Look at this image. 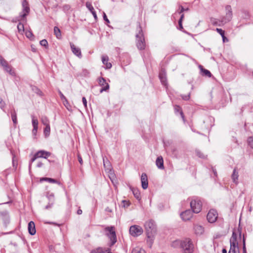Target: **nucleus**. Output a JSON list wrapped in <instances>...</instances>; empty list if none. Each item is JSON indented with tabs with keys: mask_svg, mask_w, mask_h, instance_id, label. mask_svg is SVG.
Returning <instances> with one entry per match:
<instances>
[{
	"mask_svg": "<svg viewBox=\"0 0 253 253\" xmlns=\"http://www.w3.org/2000/svg\"><path fill=\"white\" fill-rule=\"evenodd\" d=\"M145 229L147 235V242L150 245V247L153 243V238L156 233V226L155 222L153 220H149L146 221L144 224Z\"/></svg>",
	"mask_w": 253,
	"mask_h": 253,
	"instance_id": "1",
	"label": "nucleus"
},
{
	"mask_svg": "<svg viewBox=\"0 0 253 253\" xmlns=\"http://www.w3.org/2000/svg\"><path fill=\"white\" fill-rule=\"evenodd\" d=\"M138 32L136 35V46L138 49L143 50L145 48V42L142 30L140 26L138 27Z\"/></svg>",
	"mask_w": 253,
	"mask_h": 253,
	"instance_id": "2",
	"label": "nucleus"
},
{
	"mask_svg": "<svg viewBox=\"0 0 253 253\" xmlns=\"http://www.w3.org/2000/svg\"><path fill=\"white\" fill-rule=\"evenodd\" d=\"M181 248L183 250L184 253H192L193 251L194 246L191 239L186 238L182 240Z\"/></svg>",
	"mask_w": 253,
	"mask_h": 253,
	"instance_id": "3",
	"label": "nucleus"
},
{
	"mask_svg": "<svg viewBox=\"0 0 253 253\" xmlns=\"http://www.w3.org/2000/svg\"><path fill=\"white\" fill-rule=\"evenodd\" d=\"M105 231L107 232L106 235L109 238L111 244L110 246L114 245L117 242V237L115 227L114 226H107L105 228Z\"/></svg>",
	"mask_w": 253,
	"mask_h": 253,
	"instance_id": "4",
	"label": "nucleus"
},
{
	"mask_svg": "<svg viewBox=\"0 0 253 253\" xmlns=\"http://www.w3.org/2000/svg\"><path fill=\"white\" fill-rule=\"evenodd\" d=\"M202 205V202L198 197L192 199L190 202V207L192 210V211L196 213H198L201 211Z\"/></svg>",
	"mask_w": 253,
	"mask_h": 253,
	"instance_id": "5",
	"label": "nucleus"
},
{
	"mask_svg": "<svg viewBox=\"0 0 253 253\" xmlns=\"http://www.w3.org/2000/svg\"><path fill=\"white\" fill-rule=\"evenodd\" d=\"M22 10L20 13L18 17V20L20 21L26 19V16L29 14L30 11L29 3L26 0H23L22 1Z\"/></svg>",
	"mask_w": 253,
	"mask_h": 253,
	"instance_id": "6",
	"label": "nucleus"
},
{
	"mask_svg": "<svg viewBox=\"0 0 253 253\" xmlns=\"http://www.w3.org/2000/svg\"><path fill=\"white\" fill-rule=\"evenodd\" d=\"M142 227L138 225H132L130 227L129 233L133 237H137L143 233Z\"/></svg>",
	"mask_w": 253,
	"mask_h": 253,
	"instance_id": "7",
	"label": "nucleus"
},
{
	"mask_svg": "<svg viewBox=\"0 0 253 253\" xmlns=\"http://www.w3.org/2000/svg\"><path fill=\"white\" fill-rule=\"evenodd\" d=\"M226 15L221 19V22L227 23L230 21L232 18V10L231 6L227 5L225 6Z\"/></svg>",
	"mask_w": 253,
	"mask_h": 253,
	"instance_id": "8",
	"label": "nucleus"
},
{
	"mask_svg": "<svg viewBox=\"0 0 253 253\" xmlns=\"http://www.w3.org/2000/svg\"><path fill=\"white\" fill-rule=\"evenodd\" d=\"M218 217L217 211L214 210H211L207 214V218L208 221L210 223L215 222Z\"/></svg>",
	"mask_w": 253,
	"mask_h": 253,
	"instance_id": "9",
	"label": "nucleus"
},
{
	"mask_svg": "<svg viewBox=\"0 0 253 253\" xmlns=\"http://www.w3.org/2000/svg\"><path fill=\"white\" fill-rule=\"evenodd\" d=\"M99 84L102 86V88L100 90V92L106 91L109 89V84L106 83L105 79L102 77L98 79Z\"/></svg>",
	"mask_w": 253,
	"mask_h": 253,
	"instance_id": "10",
	"label": "nucleus"
},
{
	"mask_svg": "<svg viewBox=\"0 0 253 253\" xmlns=\"http://www.w3.org/2000/svg\"><path fill=\"white\" fill-rule=\"evenodd\" d=\"M70 46L72 52L80 58L82 57L81 49L79 47H76L73 43H70Z\"/></svg>",
	"mask_w": 253,
	"mask_h": 253,
	"instance_id": "11",
	"label": "nucleus"
},
{
	"mask_svg": "<svg viewBox=\"0 0 253 253\" xmlns=\"http://www.w3.org/2000/svg\"><path fill=\"white\" fill-rule=\"evenodd\" d=\"M192 215V212L190 210H186L180 214L181 217L184 221L190 220Z\"/></svg>",
	"mask_w": 253,
	"mask_h": 253,
	"instance_id": "12",
	"label": "nucleus"
},
{
	"mask_svg": "<svg viewBox=\"0 0 253 253\" xmlns=\"http://www.w3.org/2000/svg\"><path fill=\"white\" fill-rule=\"evenodd\" d=\"M141 181L142 187L144 189H146L148 188V182L147 175L145 173H143L141 176Z\"/></svg>",
	"mask_w": 253,
	"mask_h": 253,
	"instance_id": "13",
	"label": "nucleus"
},
{
	"mask_svg": "<svg viewBox=\"0 0 253 253\" xmlns=\"http://www.w3.org/2000/svg\"><path fill=\"white\" fill-rule=\"evenodd\" d=\"M32 123L33 126L32 134L33 135L36 136L38 131L39 122L37 119H35L34 116H32Z\"/></svg>",
	"mask_w": 253,
	"mask_h": 253,
	"instance_id": "14",
	"label": "nucleus"
},
{
	"mask_svg": "<svg viewBox=\"0 0 253 253\" xmlns=\"http://www.w3.org/2000/svg\"><path fill=\"white\" fill-rule=\"evenodd\" d=\"M28 228L30 234L34 235L36 234V230L35 228V224L33 221H31L29 222Z\"/></svg>",
	"mask_w": 253,
	"mask_h": 253,
	"instance_id": "15",
	"label": "nucleus"
},
{
	"mask_svg": "<svg viewBox=\"0 0 253 253\" xmlns=\"http://www.w3.org/2000/svg\"><path fill=\"white\" fill-rule=\"evenodd\" d=\"M37 156L39 158H43L46 159L47 157L50 156L51 153L49 152L45 151L44 150H40L38 151L37 153Z\"/></svg>",
	"mask_w": 253,
	"mask_h": 253,
	"instance_id": "16",
	"label": "nucleus"
},
{
	"mask_svg": "<svg viewBox=\"0 0 253 253\" xmlns=\"http://www.w3.org/2000/svg\"><path fill=\"white\" fill-rule=\"evenodd\" d=\"M159 78L164 85L167 84V78H166V73L165 71L162 69L160 74H159Z\"/></svg>",
	"mask_w": 253,
	"mask_h": 253,
	"instance_id": "17",
	"label": "nucleus"
},
{
	"mask_svg": "<svg viewBox=\"0 0 253 253\" xmlns=\"http://www.w3.org/2000/svg\"><path fill=\"white\" fill-rule=\"evenodd\" d=\"M156 165L159 169H164V161L162 156H159L157 158Z\"/></svg>",
	"mask_w": 253,
	"mask_h": 253,
	"instance_id": "18",
	"label": "nucleus"
},
{
	"mask_svg": "<svg viewBox=\"0 0 253 253\" xmlns=\"http://www.w3.org/2000/svg\"><path fill=\"white\" fill-rule=\"evenodd\" d=\"M109 58L107 56H102V61L104 65H105V68L109 69L112 67V64L110 62H108Z\"/></svg>",
	"mask_w": 253,
	"mask_h": 253,
	"instance_id": "19",
	"label": "nucleus"
},
{
	"mask_svg": "<svg viewBox=\"0 0 253 253\" xmlns=\"http://www.w3.org/2000/svg\"><path fill=\"white\" fill-rule=\"evenodd\" d=\"M238 177H239L238 172L237 171L236 169L235 168L234 169L233 173L232 174L231 177H232L233 182L236 185L238 184Z\"/></svg>",
	"mask_w": 253,
	"mask_h": 253,
	"instance_id": "20",
	"label": "nucleus"
},
{
	"mask_svg": "<svg viewBox=\"0 0 253 253\" xmlns=\"http://www.w3.org/2000/svg\"><path fill=\"white\" fill-rule=\"evenodd\" d=\"M86 6L88 9V10L91 12L94 18L95 19L97 18V15L96 13L94 10V9L91 4L90 2H87L86 3Z\"/></svg>",
	"mask_w": 253,
	"mask_h": 253,
	"instance_id": "21",
	"label": "nucleus"
},
{
	"mask_svg": "<svg viewBox=\"0 0 253 253\" xmlns=\"http://www.w3.org/2000/svg\"><path fill=\"white\" fill-rule=\"evenodd\" d=\"M174 109L175 113H179L181 118L183 120H184V115L181 107H180L179 105H175L174 106Z\"/></svg>",
	"mask_w": 253,
	"mask_h": 253,
	"instance_id": "22",
	"label": "nucleus"
},
{
	"mask_svg": "<svg viewBox=\"0 0 253 253\" xmlns=\"http://www.w3.org/2000/svg\"><path fill=\"white\" fill-rule=\"evenodd\" d=\"M131 191L136 199L139 200L141 199L140 193L137 189L131 188Z\"/></svg>",
	"mask_w": 253,
	"mask_h": 253,
	"instance_id": "23",
	"label": "nucleus"
},
{
	"mask_svg": "<svg viewBox=\"0 0 253 253\" xmlns=\"http://www.w3.org/2000/svg\"><path fill=\"white\" fill-rule=\"evenodd\" d=\"M195 231L196 234H202L204 232V228L202 226L196 225L194 227Z\"/></svg>",
	"mask_w": 253,
	"mask_h": 253,
	"instance_id": "24",
	"label": "nucleus"
},
{
	"mask_svg": "<svg viewBox=\"0 0 253 253\" xmlns=\"http://www.w3.org/2000/svg\"><path fill=\"white\" fill-rule=\"evenodd\" d=\"M41 122L42 124L46 126H49V121L47 117L46 116H42L41 118Z\"/></svg>",
	"mask_w": 253,
	"mask_h": 253,
	"instance_id": "25",
	"label": "nucleus"
},
{
	"mask_svg": "<svg viewBox=\"0 0 253 253\" xmlns=\"http://www.w3.org/2000/svg\"><path fill=\"white\" fill-rule=\"evenodd\" d=\"M11 119L14 125H16L17 123L16 113L15 111L14 110L11 112Z\"/></svg>",
	"mask_w": 253,
	"mask_h": 253,
	"instance_id": "26",
	"label": "nucleus"
},
{
	"mask_svg": "<svg viewBox=\"0 0 253 253\" xmlns=\"http://www.w3.org/2000/svg\"><path fill=\"white\" fill-rule=\"evenodd\" d=\"M54 33L56 35L57 38L60 39L61 37V31L57 27H54Z\"/></svg>",
	"mask_w": 253,
	"mask_h": 253,
	"instance_id": "27",
	"label": "nucleus"
},
{
	"mask_svg": "<svg viewBox=\"0 0 253 253\" xmlns=\"http://www.w3.org/2000/svg\"><path fill=\"white\" fill-rule=\"evenodd\" d=\"M32 89L34 92H35L36 93H37L39 95H40V96L42 95V91L37 86H32Z\"/></svg>",
	"mask_w": 253,
	"mask_h": 253,
	"instance_id": "28",
	"label": "nucleus"
},
{
	"mask_svg": "<svg viewBox=\"0 0 253 253\" xmlns=\"http://www.w3.org/2000/svg\"><path fill=\"white\" fill-rule=\"evenodd\" d=\"M250 15L249 12L247 11L244 10L242 12L241 18L245 19H249Z\"/></svg>",
	"mask_w": 253,
	"mask_h": 253,
	"instance_id": "29",
	"label": "nucleus"
},
{
	"mask_svg": "<svg viewBox=\"0 0 253 253\" xmlns=\"http://www.w3.org/2000/svg\"><path fill=\"white\" fill-rule=\"evenodd\" d=\"M50 125L46 126L45 128H44V134L45 137H48L50 135Z\"/></svg>",
	"mask_w": 253,
	"mask_h": 253,
	"instance_id": "30",
	"label": "nucleus"
},
{
	"mask_svg": "<svg viewBox=\"0 0 253 253\" xmlns=\"http://www.w3.org/2000/svg\"><path fill=\"white\" fill-rule=\"evenodd\" d=\"M181 241H181V240H175V241H173L171 243L172 247H173L174 248L180 247L181 248Z\"/></svg>",
	"mask_w": 253,
	"mask_h": 253,
	"instance_id": "31",
	"label": "nucleus"
},
{
	"mask_svg": "<svg viewBox=\"0 0 253 253\" xmlns=\"http://www.w3.org/2000/svg\"><path fill=\"white\" fill-rule=\"evenodd\" d=\"M42 180L46 181L50 183H58L59 184H60V182H59L56 179H53L51 178H47V177L42 178Z\"/></svg>",
	"mask_w": 253,
	"mask_h": 253,
	"instance_id": "32",
	"label": "nucleus"
},
{
	"mask_svg": "<svg viewBox=\"0 0 253 253\" xmlns=\"http://www.w3.org/2000/svg\"><path fill=\"white\" fill-rule=\"evenodd\" d=\"M188 10H189V8L187 7V8H184L181 5H179L178 9L177 10L176 12L177 13H178L179 14H181L183 12L187 11Z\"/></svg>",
	"mask_w": 253,
	"mask_h": 253,
	"instance_id": "33",
	"label": "nucleus"
},
{
	"mask_svg": "<svg viewBox=\"0 0 253 253\" xmlns=\"http://www.w3.org/2000/svg\"><path fill=\"white\" fill-rule=\"evenodd\" d=\"M3 69L7 72L9 73L10 75H12L14 73L12 72L11 67L8 64L6 66L3 67Z\"/></svg>",
	"mask_w": 253,
	"mask_h": 253,
	"instance_id": "34",
	"label": "nucleus"
},
{
	"mask_svg": "<svg viewBox=\"0 0 253 253\" xmlns=\"http://www.w3.org/2000/svg\"><path fill=\"white\" fill-rule=\"evenodd\" d=\"M58 92H59V94L60 95L61 100L64 102V105L65 106H66V105L65 102H66V104H68V102L66 97L63 95V94L61 92V91L60 90H59Z\"/></svg>",
	"mask_w": 253,
	"mask_h": 253,
	"instance_id": "35",
	"label": "nucleus"
},
{
	"mask_svg": "<svg viewBox=\"0 0 253 253\" xmlns=\"http://www.w3.org/2000/svg\"><path fill=\"white\" fill-rule=\"evenodd\" d=\"M131 253H145V251L139 248H136L132 250Z\"/></svg>",
	"mask_w": 253,
	"mask_h": 253,
	"instance_id": "36",
	"label": "nucleus"
},
{
	"mask_svg": "<svg viewBox=\"0 0 253 253\" xmlns=\"http://www.w3.org/2000/svg\"><path fill=\"white\" fill-rule=\"evenodd\" d=\"M236 248H238V245H235L234 243L233 245H230V249L228 253H235Z\"/></svg>",
	"mask_w": 253,
	"mask_h": 253,
	"instance_id": "37",
	"label": "nucleus"
},
{
	"mask_svg": "<svg viewBox=\"0 0 253 253\" xmlns=\"http://www.w3.org/2000/svg\"><path fill=\"white\" fill-rule=\"evenodd\" d=\"M201 71L203 73V75L205 76L211 77V73L208 70L202 68Z\"/></svg>",
	"mask_w": 253,
	"mask_h": 253,
	"instance_id": "38",
	"label": "nucleus"
},
{
	"mask_svg": "<svg viewBox=\"0 0 253 253\" xmlns=\"http://www.w3.org/2000/svg\"><path fill=\"white\" fill-rule=\"evenodd\" d=\"M8 64L7 62L0 55V64L2 67L6 66Z\"/></svg>",
	"mask_w": 253,
	"mask_h": 253,
	"instance_id": "39",
	"label": "nucleus"
},
{
	"mask_svg": "<svg viewBox=\"0 0 253 253\" xmlns=\"http://www.w3.org/2000/svg\"><path fill=\"white\" fill-rule=\"evenodd\" d=\"M17 29L19 32H23L24 31V24L19 22L17 25Z\"/></svg>",
	"mask_w": 253,
	"mask_h": 253,
	"instance_id": "40",
	"label": "nucleus"
},
{
	"mask_svg": "<svg viewBox=\"0 0 253 253\" xmlns=\"http://www.w3.org/2000/svg\"><path fill=\"white\" fill-rule=\"evenodd\" d=\"M210 21H211V23L213 25H215V26L218 25V26H220V25L218 24V21H217V20L216 19L214 18H211V19H210Z\"/></svg>",
	"mask_w": 253,
	"mask_h": 253,
	"instance_id": "41",
	"label": "nucleus"
},
{
	"mask_svg": "<svg viewBox=\"0 0 253 253\" xmlns=\"http://www.w3.org/2000/svg\"><path fill=\"white\" fill-rule=\"evenodd\" d=\"M40 44L42 46L47 48L48 46V42L46 40L44 39L40 41Z\"/></svg>",
	"mask_w": 253,
	"mask_h": 253,
	"instance_id": "42",
	"label": "nucleus"
},
{
	"mask_svg": "<svg viewBox=\"0 0 253 253\" xmlns=\"http://www.w3.org/2000/svg\"><path fill=\"white\" fill-rule=\"evenodd\" d=\"M47 198H48L49 200V202H53L54 203V195L52 193L48 194L47 196Z\"/></svg>",
	"mask_w": 253,
	"mask_h": 253,
	"instance_id": "43",
	"label": "nucleus"
},
{
	"mask_svg": "<svg viewBox=\"0 0 253 253\" xmlns=\"http://www.w3.org/2000/svg\"><path fill=\"white\" fill-rule=\"evenodd\" d=\"M249 145L253 149V137H249L248 139Z\"/></svg>",
	"mask_w": 253,
	"mask_h": 253,
	"instance_id": "44",
	"label": "nucleus"
},
{
	"mask_svg": "<svg viewBox=\"0 0 253 253\" xmlns=\"http://www.w3.org/2000/svg\"><path fill=\"white\" fill-rule=\"evenodd\" d=\"M37 158L39 157L37 156V153H36L33 157L31 159L30 164H29V168L30 169L31 167L32 163H33Z\"/></svg>",
	"mask_w": 253,
	"mask_h": 253,
	"instance_id": "45",
	"label": "nucleus"
},
{
	"mask_svg": "<svg viewBox=\"0 0 253 253\" xmlns=\"http://www.w3.org/2000/svg\"><path fill=\"white\" fill-rule=\"evenodd\" d=\"M216 31L218 34H219L221 35V37H223V35H225L224 31H223L221 29L216 28Z\"/></svg>",
	"mask_w": 253,
	"mask_h": 253,
	"instance_id": "46",
	"label": "nucleus"
},
{
	"mask_svg": "<svg viewBox=\"0 0 253 253\" xmlns=\"http://www.w3.org/2000/svg\"><path fill=\"white\" fill-rule=\"evenodd\" d=\"M230 245H233V243L235 245H238V242L237 241V238H230Z\"/></svg>",
	"mask_w": 253,
	"mask_h": 253,
	"instance_id": "47",
	"label": "nucleus"
},
{
	"mask_svg": "<svg viewBox=\"0 0 253 253\" xmlns=\"http://www.w3.org/2000/svg\"><path fill=\"white\" fill-rule=\"evenodd\" d=\"M26 37L29 38V39H31L33 37H34V35L33 34V33H32V32L31 31H27L26 32Z\"/></svg>",
	"mask_w": 253,
	"mask_h": 253,
	"instance_id": "48",
	"label": "nucleus"
},
{
	"mask_svg": "<svg viewBox=\"0 0 253 253\" xmlns=\"http://www.w3.org/2000/svg\"><path fill=\"white\" fill-rule=\"evenodd\" d=\"M181 97L184 100H188L190 98V93H188V94L185 95H181Z\"/></svg>",
	"mask_w": 253,
	"mask_h": 253,
	"instance_id": "49",
	"label": "nucleus"
},
{
	"mask_svg": "<svg viewBox=\"0 0 253 253\" xmlns=\"http://www.w3.org/2000/svg\"><path fill=\"white\" fill-rule=\"evenodd\" d=\"M5 103L1 99V98H0V107L1 109H2L3 110L4 107H5Z\"/></svg>",
	"mask_w": 253,
	"mask_h": 253,
	"instance_id": "50",
	"label": "nucleus"
},
{
	"mask_svg": "<svg viewBox=\"0 0 253 253\" xmlns=\"http://www.w3.org/2000/svg\"><path fill=\"white\" fill-rule=\"evenodd\" d=\"M94 253H104V251L102 248H98L94 251Z\"/></svg>",
	"mask_w": 253,
	"mask_h": 253,
	"instance_id": "51",
	"label": "nucleus"
},
{
	"mask_svg": "<svg viewBox=\"0 0 253 253\" xmlns=\"http://www.w3.org/2000/svg\"><path fill=\"white\" fill-rule=\"evenodd\" d=\"M12 164L13 167L16 168L17 166V162L15 160V156H13L12 157Z\"/></svg>",
	"mask_w": 253,
	"mask_h": 253,
	"instance_id": "52",
	"label": "nucleus"
},
{
	"mask_svg": "<svg viewBox=\"0 0 253 253\" xmlns=\"http://www.w3.org/2000/svg\"><path fill=\"white\" fill-rule=\"evenodd\" d=\"M83 103L84 107L86 108H87V101L85 97H83L82 98Z\"/></svg>",
	"mask_w": 253,
	"mask_h": 253,
	"instance_id": "53",
	"label": "nucleus"
},
{
	"mask_svg": "<svg viewBox=\"0 0 253 253\" xmlns=\"http://www.w3.org/2000/svg\"><path fill=\"white\" fill-rule=\"evenodd\" d=\"M243 253H247L246 248V245H245V239L244 238L243 239Z\"/></svg>",
	"mask_w": 253,
	"mask_h": 253,
	"instance_id": "54",
	"label": "nucleus"
},
{
	"mask_svg": "<svg viewBox=\"0 0 253 253\" xmlns=\"http://www.w3.org/2000/svg\"><path fill=\"white\" fill-rule=\"evenodd\" d=\"M196 153H197V155L199 157L202 158H204V155L201 152L197 151H196Z\"/></svg>",
	"mask_w": 253,
	"mask_h": 253,
	"instance_id": "55",
	"label": "nucleus"
},
{
	"mask_svg": "<svg viewBox=\"0 0 253 253\" xmlns=\"http://www.w3.org/2000/svg\"><path fill=\"white\" fill-rule=\"evenodd\" d=\"M103 19L105 21H106L107 23H110V21L109 20H108V19L107 18V16L105 14V12H103Z\"/></svg>",
	"mask_w": 253,
	"mask_h": 253,
	"instance_id": "56",
	"label": "nucleus"
},
{
	"mask_svg": "<svg viewBox=\"0 0 253 253\" xmlns=\"http://www.w3.org/2000/svg\"><path fill=\"white\" fill-rule=\"evenodd\" d=\"M53 205V202H49L48 203V204L45 207V209H49L50 208H51L52 206V205Z\"/></svg>",
	"mask_w": 253,
	"mask_h": 253,
	"instance_id": "57",
	"label": "nucleus"
},
{
	"mask_svg": "<svg viewBox=\"0 0 253 253\" xmlns=\"http://www.w3.org/2000/svg\"><path fill=\"white\" fill-rule=\"evenodd\" d=\"M78 160H79V162L80 164L81 165H82L83 163V159L82 158V157L79 154L78 155Z\"/></svg>",
	"mask_w": 253,
	"mask_h": 253,
	"instance_id": "58",
	"label": "nucleus"
},
{
	"mask_svg": "<svg viewBox=\"0 0 253 253\" xmlns=\"http://www.w3.org/2000/svg\"><path fill=\"white\" fill-rule=\"evenodd\" d=\"M182 22V21H181V20H178L179 29L180 30L183 29Z\"/></svg>",
	"mask_w": 253,
	"mask_h": 253,
	"instance_id": "59",
	"label": "nucleus"
},
{
	"mask_svg": "<svg viewBox=\"0 0 253 253\" xmlns=\"http://www.w3.org/2000/svg\"><path fill=\"white\" fill-rule=\"evenodd\" d=\"M237 238V235L235 232H233L231 238Z\"/></svg>",
	"mask_w": 253,
	"mask_h": 253,
	"instance_id": "60",
	"label": "nucleus"
},
{
	"mask_svg": "<svg viewBox=\"0 0 253 253\" xmlns=\"http://www.w3.org/2000/svg\"><path fill=\"white\" fill-rule=\"evenodd\" d=\"M43 166V164L41 162H39L38 164H37V167L38 168H41L42 167V166Z\"/></svg>",
	"mask_w": 253,
	"mask_h": 253,
	"instance_id": "61",
	"label": "nucleus"
},
{
	"mask_svg": "<svg viewBox=\"0 0 253 253\" xmlns=\"http://www.w3.org/2000/svg\"><path fill=\"white\" fill-rule=\"evenodd\" d=\"M222 40L223 42H228V40L225 37V35H223V37H222Z\"/></svg>",
	"mask_w": 253,
	"mask_h": 253,
	"instance_id": "62",
	"label": "nucleus"
},
{
	"mask_svg": "<svg viewBox=\"0 0 253 253\" xmlns=\"http://www.w3.org/2000/svg\"><path fill=\"white\" fill-rule=\"evenodd\" d=\"M181 14V16H180V19H179V20H181V21H182V20H183V18L184 17V15L182 13L181 14Z\"/></svg>",
	"mask_w": 253,
	"mask_h": 253,
	"instance_id": "63",
	"label": "nucleus"
},
{
	"mask_svg": "<svg viewBox=\"0 0 253 253\" xmlns=\"http://www.w3.org/2000/svg\"><path fill=\"white\" fill-rule=\"evenodd\" d=\"M83 211H82V210L81 209H79L78 211H77V214H81L82 213Z\"/></svg>",
	"mask_w": 253,
	"mask_h": 253,
	"instance_id": "64",
	"label": "nucleus"
}]
</instances>
